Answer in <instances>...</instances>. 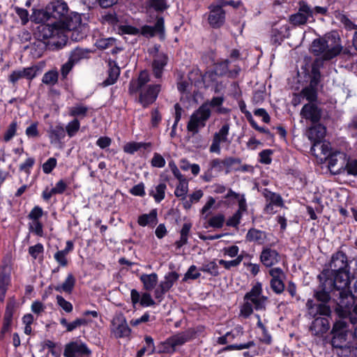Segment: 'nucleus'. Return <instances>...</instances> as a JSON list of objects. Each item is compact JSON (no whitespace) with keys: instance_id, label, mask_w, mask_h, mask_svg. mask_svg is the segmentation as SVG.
Returning a JSON list of instances; mask_svg holds the SVG:
<instances>
[{"instance_id":"9d476101","label":"nucleus","mask_w":357,"mask_h":357,"mask_svg":"<svg viewBox=\"0 0 357 357\" xmlns=\"http://www.w3.org/2000/svg\"><path fill=\"white\" fill-rule=\"evenodd\" d=\"M111 333L116 338L126 337L130 335L131 329L123 314H116L113 318L111 325Z\"/></svg>"},{"instance_id":"c756f323","label":"nucleus","mask_w":357,"mask_h":357,"mask_svg":"<svg viewBox=\"0 0 357 357\" xmlns=\"http://www.w3.org/2000/svg\"><path fill=\"white\" fill-rule=\"evenodd\" d=\"M289 28L288 25H284L278 28H273L271 32V40L274 43L280 44L284 38L289 35Z\"/></svg>"},{"instance_id":"bf43d9fd","label":"nucleus","mask_w":357,"mask_h":357,"mask_svg":"<svg viewBox=\"0 0 357 357\" xmlns=\"http://www.w3.org/2000/svg\"><path fill=\"white\" fill-rule=\"evenodd\" d=\"M17 123L15 121H13L8 126L4 134L3 139L5 142H9L16 134Z\"/></svg>"},{"instance_id":"7ed1b4c3","label":"nucleus","mask_w":357,"mask_h":357,"mask_svg":"<svg viewBox=\"0 0 357 357\" xmlns=\"http://www.w3.org/2000/svg\"><path fill=\"white\" fill-rule=\"evenodd\" d=\"M58 23L61 29L60 33H63L64 36H67L68 32L73 31L71 38L73 40H78L83 38V33L79 36V33H81L85 29L84 26L82 24V18L79 14L71 13L68 15V13L66 19L58 21Z\"/></svg>"},{"instance_id":"f3484780","label":"nucleus","mask_w":357,"mask_h":357,"mask_svg":"<svg viewBox=\"0 0 357 357\" xmlns=\"http://www.w3.org/2000/svg\"><path fill=\"white\" fill-rule=\"evenodd\" d=\"M139 90V102L144 107H147L156 100L160 86L159 84L149 85Z\"/></svg>"},{"instance_id":"412c9836","label":"nucleus","mask_w":357,"mask_h":357,"mask_svg":"<svg viewBox=\"0 0 357 357\" xmlns=\"http://www.w3.org/2000/svg\"><path fill=\"white\" fill-rule=\"evenodd\" d=\"M300 115L303 119L317 123L321 118V110L315 103H307L301 109Z\"/></svg>"},{"instance_id":"a19ab883","label":"nucleus","mask_w":357,"mask_h":357,"mask_svg":"<svg viewBox=\"0 0 357 357\" xmlns=\"http://www.w3.org/2000/svg\"><path fill=\"white\" fill-rule=\"evenodd\" d=\"M300 96L302 98L306 99L308 103H315L317 99V89L312 88V86H306L300 93Z\"/></svg>"},{"instance_id":"9b49d317","label":"nucleus","mask_w":357,"mask_h":357,"mask_svg":"<svg viewBox=\"0 0 357 357\" xmlns=\"http://www.w3.org/2000/svg\"><path fill=\"white\" fill-rule=\"evenodd\" d=\"M230 126L229 123H225L222 127L217 131L213 138L212 144L210 146V152L216 153L220 154V144L226 143L229 144L231 140L229 139Z\"/></svg>"},{"instance_id":"bb28decb","label":"nucleus","mask_w":357,"mask_h":357,"mask_svg":"<svg viewBox=\"0 0 357 357\" xmlns=\"http://www.w3.org/2000/svg\"><path fill=\"white\" fill-rule=\"evenodd\" d=\"M48 136L51 144H60L66 137L65 129L61 125H57L54 127L51 126L48 130Z\"/></svg>"},{"instance_id":"dca6fc26","label":"nucleus","mask_w":357,"mask_h":357,"mask_svg":"<svg viewBox=\"0 0 357 357\" xmlns=\"http://www.w3.org/2000/svg\"><path fill=\"white\" fill-rule=\"evenodd\" d=\"M154 51L155 54L153 55L151 68L155 77L159 79L162 77L164 68L167 64L168 57L166 54L159 52L157 47L154 48Z\"/></svg>"},{"instance_id":"ddd939ff","label":"nucleus","mask_w":357,"mask_h":357,"mask_svg":"<svg viewBox=\"0 0 357 357\" xmlns=\"http://www.w3.org/2000/svg\"><path fill=\"white\" fill-rule=\"evenodd\" d=\"M350 278L348 271L336 272L334 276V287L337 290H342L345 294H350L352 296H357V291H352L350 284Z\"/></svg>"},{"instance_id":"ea45409f","label":"nucleus","mask_w":357,"mask_h":357,"mask_svg":"<svg viewBox=\"0 0 357 357\" xmlns=\"http://www.w3.org/2000/svg\"><path fill=\"white\" fill-rule=\"evenodd\" d=\"M75 279L74 276L70 273L68 275L66 280L63 283L59 286L55 287L56 291H64L67 293H70L75 286Z\"/></svg>"},{"instance_id":"13d9d810","label":"nucleus","mask_w":357,"mask_h":357,"mask_svg":"<svg viewBox=\"0 0 357 357\" xmlns=\"http://www.w3.org/2000/svg\"><path fill=\"white\" fill-rule=\"evenodd\" d=\"M43 349H48V354H52L54 357H59L60 352L56 349V344L51 340H46L43 342Z\"/></svg>"},{"instance_id":"e2e57ef3","label":"nucleus","mask_w":357,"mask_h":357,"mask_svg":"<svg viewBox=\"0 0 357 357\" xmlns=\"http://www.w3.org/2000/svg\"><path fill=\"white\" fill-rule=\"evenodd\" d=\"M268 273L271 276V280H281L285 278V274L280 268H272L269 270Z\"/></svg>"},{"instance_id":"de8ad7c7","label":"nucleus","mask_w":357,"mask_h":357,"mask_svg":"<svg viewBox=\"0 0 357 357\" xmlns=\"http://www.w3.org/2000/svg\"><path fill=\"white\" fill-rule=\"evenodd\" d=\"M188 191V181L185 180L178 182V184L175 189L174 194L176 197H180L181 199H185Z\"/></svg>"},{"instance_id":"37998d69","label":"nucleus","mask_w":357,"mask_h":357,"mask_svg":"<svg viewBox=\"0 0 357 357\" xmlns=\"http://www.w3.org/2000/svg\"><path fill=\"white\" fill-rule=\"evenodd\" d=\"M89 108L82 105L77 104L68 109V114L70 116L84 117L86 115Z\"/></svg>"},{"instance_id":"20e7f679","label":"nucleus","mask_w":357,"mask_h":357,"mask_svg":"<svg viewBox=\"0 0 357 357\" xmlns=\"http://www.w3.org/2000/svg\"><path fill=\"white\" fill-rule=\"evenodd\" d=\"M211 115V110L208 103L202 104L190 116L187 124V129L192 135L197 134L199 129L205 127L206 121Z\"/></svg>"},{"instance_id":"c85d7f7f","label":"nucleus","mask_w":357,"mask_h":357,"mask_svg":"<svg viewBox=\"0 0 357 357\" xmlns=\"http://www.w3.org/2000/svg\"><path fill=\"white\" fill-rule=\"evenodd\" d=\"M158 213L156 209H153L149 213L142 214L139 216L137 223L142 227H154L158 222Z\"/></svg>"},{"instance_id":"6e6d98bb","label":"nucleus","mask_w":357,"mask_h":357,"mask_svg":"<svg viewBox=\"0 0 357 357\" xmlns=\"http://www.w3.org/2000/svg\"><path fill=\"white\" fill-rule=\"evenodd\" d=\"M246 210H241L238 208V211L227 221V225L230 227H237L241 221L242 218V213L245 211Z\"/></svg>"},{"instance_id":"79ce46f5","label":"nucleus","mask_w":357,"mask_h":357,"mask_svg":"<svg viewBox=\"0 0 357 357\" xmlns=\"http://www.w3.org/2000/svg\"><path fill=\"white\" fill-rule=\"evenodd\" d=\"M151 146L150 143H144V142H128L126 144L123 146L124 152L130 154H133L141 148L146 149Z\"/></svg>"},{"instance_id":"5701e85b","label":"nucleus","mask_w":357,"mask_h":357,"mask_svg":"<svg viewBox=\"0 0 357 357\" xmlns=\"http://www.w3.org/2000/svg\"><path fill=\"white\" fill-rule=\"evenodd\" d=\"M90 353V350L85 344L73 342L66 346L63 354L66 357H75L78 355L89 354Z\"/></svg>"},{"instance_id":"473e14b6","label":"nucleus","mask_w":357,"mask_h":357,"mask_svg":"<svg viewBox=\"0 0 357 357\" xmlns=\"http://www.w3.org/2000/svg\"><path fill=\"white\" fill-rule=\"evenodd\" d=\"M266 238V232L252 228L248 230L246 234V240L250 242H255L258 244H263L265 243Z\"/></svg>"},{"instance_id":"49530a36","label":"nucleus","mask_w":357,"mask_h":357,"mask_svg":"<svg viewBox=\"0 0 357 357\" xmlns=\"http://www.w3.org/2000/svg\"><path fill=\"white\" fill-rule=\"evenodd\" d=\"M80 128V123L77 119H74L73 121L68 123L66 126L65 131L69 137H74L79 131Z\"/></svg>"},{"instance_id":"f03ea898","label":"nucleus","mask_w":357,"mask_h":357,"mask_svg":"<svg viewBox=\"0 0 357 357\" xmlns=\"http://www.w3.org/2000/svg\"><path fill=\"white\" fill-rule=\"evenodd\" d=\"M245 303L241 308V314L244 317H248L253 312L261 310L266 308L268 298L262 295V285L257 282L244 297Z\"/></svg>"},{"instance_id":"052dcab7","label":"nucleus","mask_w":357,"mask_h":357,"mask_svg":"<svg viewBox=\"0 0 357 357\" xmlns=\"http://www.w3.org/2000/svg\"><path fill=\"white\" fill-rule=\"evenodd\" d=\"M22 78L25 79V75L23 68H21L13 70L8 76V81L12 84H15Z\"/></svg>"},{"instance_id":"423d86ee","label":"nucleus","mask_w":357,"mask_h":357,"mask_svg":"<svg viewBox=\"0 0 357 357\" xmlns=\"http://www.w3.org/2000/svg\"><path fill=\"white\" fill-rule=\"evenodd\" d=\"M231 61L225 60L221 63H217L213 70L207 71L203 76V79L205 82L208 81L215 82L216 81L217 77L227 75L229 77H236L239 72L241 68L237 66H234L233 69H230Z\"/></svg>"},{"instance_id":"5fc2aeb1","label":"nucleus","mask_w":357,"mask_h":357,"mask_svg":"<svg viewBox=\"0 0 357 357\" xmlns=\"http://www.w3.org/2000/svg\"><path fill=\"white\" fill-rule=\"evenodd\" d=\"M254 346H255V342L249 341L243 344H234L227 345L226 347L223 349V351L243 350L245 349H249Z\"/></svg>"},{"instance_id":"393cba45","label":"nucleus","mask_w":357,"mask_h":357,"mask_svg":"<svg viewBox=\"0 0 357 357\" xmlns=\"http://www.w3.org/2000/svg\"><path fill=\"white\" fill-rule=\"evenodd\" d=\"M347 257L342 252H337L332 257L330 267L334 272L347 271Z\"/></svg>"},{"instance_id":"774afa93","label":"nucleus","mask_w":357,"mask_h":357,"mask_svg":"<svg viewBox=\"0 0 357 357\" xmlns=\"http://www.w3.org/2000/svg\"><path fill=\"white\" fill-rule=\"evenodd\" d=\"M165 160L158 153H155L151 159V165L154 167L162 168L165 165Z\"/></svg>"},{"instance_id":"4468645a","label":"nucleus","mask_w":357,"mask_h":357,"mask_svg":"<svg viewBox=\"0 0 357 357\" xmlns=\"http://www.w3.org/2000/svg\"><path fill=\"white\" fill-rule=\"evenodd\" d=\"M347 155L344 152L334 151L328 158V168L331 172L340 174L347 162Z\"/></svg>"},{"instance_id":"a18cd8bd","label":"nucleus","mask_w":357,"mask_h":357,"mask_svg":"<svg viewBox=\"0 0 357 357\" xmlns=\"http://www.w3.org/2000/svg\"><path fill=\"white\" fill-rule=\"evenodd\" d=\"M343 174L356 176L357 175V160H349L347 159V162L344 165L342 172Z\"/></svg>"},{"instance_id":"a878e982","label":"nucleus","mask_w":357,"mask_h":357,"mask_svg":"<svg viewBox=\"0 0 357 357\" xmlns=\"http://www.w3.org/2000/svg\"><path fill=\"white\" fill-rule=\"evenodd\" d=\"M330 328L329 321L327 317H317L310 326V331L315 335H321L326 333Z\"/></svg>"},{"instance_id":"338daca9","label":"nucleus","mask_w":357,"mask_h":357,"mask_svg":"<svg viewBox=\"0 0 357 357\" xmlns=\"http://www.w3.org/2000/svg\"><path fill=\"white\" fill-rule=\"evenodd\" d=\"M57 164L56 159L54 158H50L43 165V171L45 174H50L56 167Z\"/></svg>"},{"instance_id":"a211bd4d","label":"nucleus","mask_w":357,"mask_h":357,"mask_svg":"<svg viewBox=\"0 0 357 357\" xmlns=\"http://www.w3.org/2000/svg\"><path fill=\"white\" fill-rule=\"evenodd\" d=\"M264 195L266 198V206L264 211L268 214L276 213L275 207H282L284 206L282 197L275 192L265 190Z\"/></svg>"},{"instance_id":"8fccbe9b","label":"nucleus","mask_w":357,"mask_h":357,"mask_svg":"<svg viewBox=\"0 0 357 357\" xmlns=\"http://www.w3.org/2000/svg\"><path fill=\"white\" fill-rule=\"evenodd\" d=\"M25 79L32 80L41 72V68L38 65H33L27 68H23Z\"/></svg>"},{"instance_id":"0e129e2a","label":"nucleus","mask_w":357,"mask_h":357,"mask_svg":"<svg viewBox=\"0 0 357 357\" xmlns=\"http://www.w3.org/2000/svg\"><path fill=\"white\" fill-rule=\"evenodd\" d=\"M270 285L272 290L277 294H280L284 289V284L283 280H271Z\"/></svg>"},{"instance_id":"603ef678","label":"nucleus","mask_w":357,"mask_h":357,"mask_svg":"<svg viewBox=\"0 0 357 357\" xmlns=\"http://www.w3.org/2000/svg\"><path fill=\"white\" fill-rule=\"evenodd\" d=\"M44 247L41 243H37L29 248V254L34 259L43 258Z\"/></svg>"},{"instance_id":"aec40b11","label":"nucleus","mask_w":357,"mask_h":357,"mask_svg":"<svg viewBox=\"0 0 357 357\" xmlns=\"http://www.w3.org/2000/svg\"><path fill=\"white\" fill-rule=\"evenodd\" d=\"M238 202V208L241 210H247V204L245 196L235 192L231 188L227 190V194L224 196L222 203L227 206H231Z\"/></svg>"},{"instance_id":"69168bd1","label":"nucleus","mask_w":357,"mask_h":357,"mask_svg":"<svg viewBox=\"0 0 357 357\" xmlns=\"http://www.w3.org/2000/svg\"><path fill=\"white\" fill-rule=\"evenodd\" d=\"M200 275L201 274L197 271V267L195 265H192L185 273L183 280H187L188 279L196 280L199 278Z\"/></svg>"},{"instance_id":"2f4dec72","label":"nucleus","mask_w":357,"mask_h":357,"mask_svg":"<svg viewBox=\"0 0 357 357\" xmlns=\"http://www.w3.org/2000/svg\"><path fill=\"white\" fill-rule=\"evenodd\" d=\"M150 81L149 75L147 71L143 70L140 73L137 80L132 81L130 84V91L136 92Z\"/></svg>"},{"instance_id":"7c9ffc66","label":"nucleus","mask_w":357,"mask_h":357,"mask_svg":"<svg viewBox=\"0 0 357 357\" xmlns=\"http://www.w3.org/2000/svg\"><path fill=\"white\" fill-rule=\"evenodd\" d=\"M140 281L143 284V287L146 291L153 290L158 280V275L155 273L151 274H142L140 275Z\"/></svg>"},{"instance_id":"cd10ccee","label":"nucleus","mask_w":357,"mask_h":357,"mask_svg":"<svg viewBox=\"0 0 357 357\" xmlns=\"http://www.w3.org/2000/svg\"><path fill=\"white\" fill-rule=\"evenodd\" d=\"M14 309V303L10 301L8 303L4 314L3 324L1 331V338H3L6 333L10 332L13 318V311Z\"/></svg>"},{"instance_id":"6e6552de","label":"nucleus","mask_w":357,"mask_h":357,"mask_svg":"<svg viewBox=\"0 0 357 357\" xmlns=\"http://www.w3.org/2000/svg\"><path fill=\"white\" fill-rule=\"evenodd\" d=\"M350 333L349 325L342 319L337 321L332 329V345L335 348H342L347 345V336Z\"/></svg>"},{"instance_id":"c03bdc74","label":"nucleus","mask_w":357,"mask_h":357,"mask_svg":"<svg viewBox=\"0 0 357 357\" xmlns=\"http://www.w3.org/2000/svg\"><path fill=\"white\" fill-rule=\"evenodd\" d=\"M59 79V73L56 70H52L46 72L43 78L42 82L46 85L54 86L55 85Z\"/></svg>"},{"instance_id":"680f3d73","label":"nucleus","mask_w":357,"mask_h":357,"mask_svg":"<svg viewBox=\"0 0 357 357\" xmlns=\"http://www.w3.org/2000/svg\"><path fill=\"white\" fill-rule=\"evenodd\" d=\"M57 304L66 312L70 313L73 311V305L66 301L61 296H56Z\"/></svg>"},{"instance_id":"39448f33","label":"nucleus","mask_w":357,"mask_h":357,"mask_svg":"<svg viewBox=\"0 0 357 357\" xmlns=\"http://www.w3.org/2000/svg\"><path fill=\"white\" fill-rule=\"evenodd\" d=\"M68 13V6L66 2L61 0H57L51 2L46 9L39 10L38 15L40 19L38 22H46L50 18H54L57 21H61L66 19V16Z\"/></svg>"},{"instance_id":"3c124183","label":"nucleus","mask_w":357,"mask_h":357,"mask_svg":"<svg viewBox=\"0 0 357 357\" xmlns=\"http://www.w3.org/2000/svg\"><path fill=\"white\" fill-rule=\"evenodd\" d=\"M243 259V256L240 255L236 259L230 261L224 259L219 260V264L222 265L225 269L229 270L231 268H235L239 266Z\"/></svg>"},{"instance_id":"58836bf2","label":"nucleus","mask_w":357,"mask_h":357,"mask_svg":"<svg viewBox=\"0 0 357 357\" xmlns=\"http://www.w3.org/2000/svg\"><path fill=\"white\" fill-rule=\"evenodd\" d=\"M178 277V274L174 271L168 273L165 275L164 280L160 282L161 287L164 290L169 291L177 281Z\"/></svg>"},{"instance_id":"2eb2a0df","label":"nucleus","mask_w":357,"mask_h":357,"mask_svg":"<svg viewBox=\"0 0 357 357\" xmlns=\"http://www.w3.org/2000/svg\"><path fill=\"white\" fill-rule=\"evenodd\" d=\"M208 9V21L210 26L215 29L222 26L225 21V13L222 6L211 4Z\"/></svg>"},{"instance_id":"c9c22d12","label":"nucleus","mask_w":357,"mask_h":357,"mask_svg":"<svg viewBox=\"0 0 357 357\" xmlns=\"http://www.w3.org/2000/svg\"><path fill=\"white\" fill-rule=\"evenodd\" d=\"M109 65L108 77L104 81L105 86L114 84L120 75V68L119 66L112 62H109Z\"/></svg>"},{"instance_id":"864d4df0","label":"nucleus","mask_w":357,"mask_h":357,"mask_svg":"<svg viewBox=\"0 0 357 357\" xmlns=\"http://www.w3.org/2000/svg\"><path fill=\"white\" fill-rule=\"evenodd\" d=\"M201 271L213 276L219 275L218 265L214 261L203 264Z\"/></svg>"},{"instance_id":"f8f14e48","label":"nucleus","mask_w":357,"mask_h":357,"mask_svg":"<svg viewBox=\"0 0 357 357\" xmlns=\"http://www.w3.org/2000/svg\"><path fill=\"white\" fill-rule=\"evenodd\" d=\"M39 31L41 36L45 38H58L61 40V43L65 44L68 36H64L63 33H60L61 31V27L59 26V24L58 21L52 24H43L39 27Z\"/></svg>"},{"instance_id":"4c0bfd02","label":"nucleus","mask_w":357,"mask_h":357,"mask_svg":"<svg viewBox=\"0 0 357 357\" xmlns=\"http://www.w3.org/2000/svg\"><path fill=\"white\" fill-rule=\"evenodd\" d=\"M255 317L257 319V326L260 329L261 333V335L259 337L260 342L266 344H270L272 342V337L271 334L268 333L266 327L262 323L260 316L259 314H256Z\"/></svg>"},{"instance_id":"1a4fd4ad","label":"nucleus","mask_w":357,"mask_h":357,"mask_svg":"<svg viewBox=\"0 0 357 357\" xmlns=\"http://www.w3.org/2000/svg\"><path fill=\"white\" fill-rule=\"evenodd\" d=\"M314 11L312 8L305 1L298 3V11L289 17V23L294 26H301L306 24L310 19H313Z\"/></svg>"},{"instance_id":"0eeeda50","label":"nucleus","mask_w":357,"mask_h":357,"mask_svg":"<svg viewBox=\"0 0 357 357\" xmlns=\"http://www.w3.org/2000/svg\"><path fill=\"white\" fill-rule=\"evenodd\" d=\"M195 334V331L190 328L168 337L162 343L163 347L162 352L167 354L174 353L177 347L183 345L193 339Z\"/></svg>"},{"instance_id":"4d7b16f0","label":"nucleus","mask_w":357,"mask_h":357,"mask_svg":"<svg viewBox=\"0 0 357 357\" xmlns=\"http://www.w3.org/2000/svg\"><path fill=\"white\" fill-rule=\"evenodd\" d=\"M43 224L40 222V220H32L31 222L29 223L30 231L39 236H43Z\"/></svg>"},{"instance_id":"b1692460","label":"nucleus","mask_w":357,"mask_h":357,"mask_svg":"<svg viewBox=\"0 0 357 357\" xmlns=\"http://www.w3.org/2000/svg\"><path fill=\"white\" fill-rule=\"evenodd\" d=\"M306 307L308 314L312 317H315L318 314L329 316L331 314V310L328 306L324 303H316L312 299L307 300Z\"/></svg>"},{"instance_id":"72a5a7b5","label":"nucleus","mask_w":357,"mask_h":357,"mask_svg":"<svg viewBox=\"0 0 357 357\" xmlns=\"http://www.w3.org/2000/svg\"><path fill=\"white\" fill-rule=\"evenodd\" d=\"M90 53L91 51L88 49L75 48L70 52L68 59L77 64L81 60L89 58Z\"/></svg>"},{"instance_id":"09e8293b","label":"nucleus","mask_w":357,"mask_h":357,"mask_svg":"<svg viewBox=\"0 0 357 357\" xmlns=\"http://www.w3.org/2000/svg\"><path fill=\"white\" fill-rule=\"evenodd\" d=\"M226 333L229 341L233 342L234 340H240L241 339L242 336L244 335V330L241 326L237 325L231 331Z\"/></svg>"},{"instance_id":"e433bc0d","label":"nucleus","mask_w":357,"mask_h":357,"mask_svg":"<svg viewBox=\"0 0 357 357\" xmlns=\"http://www.w3.org/2000/svg\"><path fill=\"white\" fill-rule=\"evenodd\" d=\"M167 185L164 183H160L153 187L149 195L152 196L158 203L160 202L165 198Z\"/></svg>"},{"instance_id":"f704fd0d","label":"nucleus","mask_w":357,"mask_h":357,"mask_svg":"<svg viewBox=\"0 0 357 357\" xmlns=\"http://www.w3.org/2000/svg\"><path fill=\"white\" fill-rule=\"evenodd\" d=\"M10 284L9 273L2 271L0 274V301L3 302L6 297L7 289Z\"/></svg>"},{"instance_id":"4be33fe9","label":"nucleus","mask_w":357,"mask_h":357,"mask_svg":"<svg viewBox=\"0 0 357 357\" xmlns=\"http://www.w3.org/2000/svg\"><path fill=\"white\" fill-rule=\"evenodd\" d=\"M280 260V256L275 250L268 247L263 248L260 255V261L265 266L271 267L277 264Z\"/></svg>"},{"instance_id":"6ab92c4d","label":"nucleus","mask_w":357,"mask_h":357,"mask_svg":"<svg viewBox=\"0 0 357 357\" xmlns=\"http://www.w3.org/2000/svg\"><path fill=\"white\" fill-rule=\"evenodd\" d=\"M326 128L321 125L317 124L312 126L307 131V137L309 139L313 142V145L311 147V152L315 154L317 147L319 145L321 139L325 137Z\"/></svg>"},{"instance_id":"f257e3e1","label":"nucleus","mask_w":357,"mask_h":357,"mask_svg":"<svg viewBox=\"0 0 357 357\" xmlns=\"http://www.w3.org/2000/svg\"><path fill=\"white\" fill-rule=\"evenodd\" d=\"M311 52L323 60H331L342 51L340 39L335 33H328L322 38L313 40Z\"/></svg>"}]
</instances>
